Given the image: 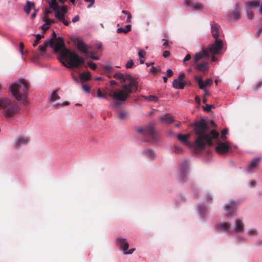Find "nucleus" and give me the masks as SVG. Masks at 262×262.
Masks as SVG:
<instances>
[{
  "label": "nucleus",
  "instance_id": "e2e57ef3",
  "mask_svg": "<svg viewBox=\"0 0 262 262\" xmlns=\"http://www.w3.org/2000/svg\"><path fill=\"white\" fill-rule=\"evenodd\" d=\"M262 32V27L259 28L255 33V35L259 36L260 33Z\"/></svg>",
  "mask_w": 262,
  "mask_h": 262
},
{
  "label": "nucleus",
  "instance_id": "a19ab883",
  "mask_svg": "<svg viewBox=\"0 0 262 262\" xmlns=\"http://www.w3.org/2000/svg\"><path fill=\"white\" fill-rule=\"evenodd\" d=\"M228 132V130L227 128H224L221 132V138L223 140H225L226 139L225 135L227 134Z\"/></svg>",
  "mask_w": 262,
  "mask_h": 262
},
{
  "label": "nucleus",
  "instance_id": "393cba45",
  "mask_svg": "<svg viewBox=\"0 0 262 262\" xmlns=\"http://www.w3.org/2000/svg\"><path fill=\"white\" fill-rule=\"evenodd\" d=\"M132 26L130 25H127L125 26V28H119L117 29V32L118 33H124L125 34L127 33L131 30Z\"/></svg>",
  "mask_w": 262,
  "mask_h": 262
},
{
  "label": "nucleus",
  "instance_id": "de8ad7c7",
  "mask_svg": "<svg viewBox=\"0 0 262 262\" xmlns=\"http://www.w3.org/2000/svg\"><path fill=\"white\" fill-rule=\"evenodd\" d=\"M213 107L212 105H209L208 104H206L205 106L204 107V109L206 112H210L211 111V108Z\"/></svg>",
  "mask_w": 262,
  "mask_h": 262
},
{
  "label": "nucleus",
  "instance_id": "13d9d810",
  "mask_svg": "<svg viewBox=\"0 0 262 262\" xmlns=\"http://www.w3.org/2000/svg\"><path fill=\"white\" fill-rule=\"evenodd\" d=\"M144 52L142 50H140L139 51L138 55L140 57V58H144Z\"/></svg>",
  "mask_w": 262,
  "mask_h": 262
},
{
  "label": "nucleus",
  "instance_id": "774afa93",
  "mask_svg": "<svg viewBox=\"0 0 262 262\" xmlns=\"http://www.w3.org/2000/svg\"><path fill=\"white\" fill-rule=\"evenodd\" d=\"M61 22H62L66 26H68L69 25V24H70L69 22H68V21L64 19H63V21H61Z\"/></svg>",
  "mask_w": 262,
  "mask_h": 262
},
{
  "label": "nucleus",
  "instance_id": "864d4df0",
  "mask_svg": "<svg viewBox=\"0 0 262 262\" xmlns=\"http://www.w3.org/2000/svg\"><path fill=\"white\" fill-rule=\"evenodd\" d=\"M170 55V52L168 51H165L163 53V56L165 58L169 57Z\"/></svg>",
  "mask_w": 262,
  "mask_h": 262
},
{
  "label": "nucleus",
  "instance_id": "5701e85b",
  "mask_svg": "<svg viewBox=\"0 0 262 262\" xmlns=\"http://www.w3.org/2000/svg\"><path fill=\"white\" fill-rule=\"evenodd\" d=\"M188 164L185 162L183 165H181V178L186 177L188 174Z\"/></svg>",
  "mask_w": 262,
  "mask_h": 262
},
{
  "label": "nucleus",
  "instance_id": "9d476101",
  "mask_svg": "<svg viewBox=\"0 0 262 262\" xmlns=\"http://www.w3.org/2000/svg\"><path fill=\"white\" fill-rule=\"evenodd\" d=\"M195 80L197 82L199 88L201 90H204L206 87L209 86L212 84V80L211 78H208L205 81H203L201 76H195Z\"/></svg>",
  "mask_w": 262,
  "mask_h": 262
},
{
  "label": "nucleus",
  "instance_id": "0eeeda50",
  "mask_svg": "<svg viewBox=\"0 0 262 262\" xmlns=\"http://www.w3.org/2000/svg\"><path fill=\"white\" fill-rule=\"evenodd\" d=\"M137 131L138 133L148 137L149 141L156 142L159 140V136L155 131L152 125H149L145 128H139Z\"/></svg>",
  "mask_w": 262,
  "mask_h": 262
},
{
  "label": "nucleus",
  "instance_id": "f704fd0d",
  "mask_svg": "<svg viewBox=\"0 0 262 262\" xmlns=\"http://www.w3.org/2000/svg\"><path fill=\"white\" fill-rule=\"evenodd\" d=\"M237 7H238V6H237ZM232 15L234 19H238L240 18L241 15L238 8H237L233 12Z\"/></svg>",
  "mask_w": 262,
  "mask_h": 262
},
{
  "label": "nucleus",
  "instance_id": "58836bf2",
  "mask_svg": "<svg viewBox=\"0 0 262 262\" xmlns=\"http://www.w3.org/2000/svg\"><path fill=\"white\" fill-rule=\"evenodd\" d=\"M87 56L88 57L91 58L92 59L98 60L99 59V58L98 56H96L94 55V53L93 52H90V53H88L87 55Z\"/></svg>",
  "mask_w": 262,
  "mask_h": 262
},
{
  "label": "nucleus",
  "instance_id": "a211bd4d",
  "mask_svg": "<svg viewBox=\"0 0 262 262\" xmlns=\"http://www.w3.org/2000/svg\"><path fill=\"white\" fill-rule=\"evenodd\" d=\"M49 100L52 102L55 105H60V103L57 101L60 99V97L57 94L56 91H53L49 98Z\"/></svg>",
  "mask_w": 262,
  "mask_h": 262
},
{
  "label": "nucleus",
  "instance_id": "39448f33",
  "mask_svg": "<svg viewBox=\"0 0 262 262\" xmlns=\"http://www.w3.org/2000/svg\"><path fill=\"white\" fill-rule=\"evenodd\" d=\"M0 109L3 110V115L7 118L13 117L18 112V107L10 99L6 97L0 98Z\"/></svg>",
  "mask_w": 262,
  "mask_h": 262
},
{
  "label": "nucleus",
  "instance_id": "c03bdc74",
  "mask_svg": "<svg viewBox=\"0 0 262 262\" xmlns=\"http://www.w3.org/2000/svg\"><path fill=\"white\" fill-rule=\"evenodd\" d=\"M191 56L190 54H188L183 60V63L184 64H186V61L190 60Z\"/></svg>",
  "mask_w": 262,
  "mask_h": 262
},
{
  "label": "nucleus",
  "instance_id": "e433bc0d",
  "mask_svg": "<svg viewBox=\"0 0 262 262\" xmlns=\"http://www.w3.org/2000/svg\"><path fill=\"white\" fill-rule=\"evenodd\" d=\"M247 15L249 19H252L253 18V13L251 8L247 9Z\"/></svg>",
  "mask_w": 262,
  "mask_h": 262
},
{
  "label": "nucleus",
  "instance_id": "a878e982",
  "mask_svg": "<svg viewBox=\"0 0 262 262\" xmlns=\"http://www.w3.org/2000/svg\"><path fill=\"white\" fill-rule=\"evenodd\" d=\"M247 5L250 7L249 8H258L260 6V3L258 1H252L249 2L247 4Z\"/></svg>",
  "mask_w": 262,
  "mask_h": 262
},
{
  "label": "nucleus",
  "instance_id": "473e14b6",
  "mask_svg": "<svg viewBox=\"0 0 262 262\" xmlns=\"http://www.w3.org/2000/svg\"><path fill=\"white\" fill-rule=\"evenodd\" d=\"M145 154L146 155L147 157L151 158H154L155 156V152L150 149H147L145 151Z\"/></svg>",
  "mask_w": 262,
  "mask_h": 262
},
{
  "label": "nucleus",
  "instance_id": "423d86ee",
  "mask_svg": "<svg viewBox=\"0 0 262 262\" xmlns=\"http://www.w3.org/2000/svg\"><path fill=\"white\" fill-rule=\"evenodd\" d=\"M222 50L221 43L220 41L216 40L206 49H204L201 52L197 53L194 57V64H196L199 60L205 57H208L210 55L219 54Z\"/></svg>",
  "mask_w": 262,
  "mask_h": 262
},
{
  "label": "nucleus",
  "instance_id": "5fc2aeb1",
  "mask_svg": "<svg viewBox=\"0 0 262 262\" xmlns=\"http://www.w3.org/2000/svg\"><path fill=\"white\" fill-rule=\"evenodd\" d=\"M24 48V43L22 42H20L19 43V50H20V51L22 55L23 54Z\"/></svg>",
  "mask_w": 262,
  "mask_h": 262
},
{
  "label": "nucleus",
  "instance_id": "dca6fc26",
  "mask_svg": "<svg viewBox=\"0 0 262 262\" xmlns=\"http://www.w3.org/2000/svg\"><path fill=\"white\" fill-rule=\"evenodd\" d=\"M194 64L195 69L200 72H205L207 71L209 68L207 61H204L200 63H196V64Z\"/></svg>",
  "mask_w": 262,
  "mask_h": 262
},
{
  "label": "nucleus",
  "instance_id": "09e8293b",
  "mask_svg": "<svg viewBox=\"0 0 262 262\" xmlns=\"http://www.w3.org/2000/svg\"><path fill=\"white\" fill-rule=\"evenodd\" d=\"M85 2H90V4L87 6L88 8H90L92 7V6L94 4L95 1L94 0H84Z\"/></svg>",
  "mask_w": 262,
  "mask_h": 262
},
{
  "label": "nucleus",
  "instance_id": "0e129e2a",
  "mask_svg": "<svg viewBox=\"0 0 262 262\" xmlns=\"http://www.w3.org/2000/svg\"><path fill=\"white\" fill-rule=\"evenodd\" d=\"M158 71H160L159 70H157V69L154 67H151L150 69V72L151 73H155L157 72Z\"/></svg>",
  "mask_w": 262,
  "mask_h": 262
},
{
  "label": "nucleus",
  "instance_id": "7ed1b4c3",
  "mask_svg": "<svg viewBox=\"0 0 262 262\" xmlns=\"http://www.w3.org/2000/svg\"><path fill=\"white\" fill-rule=\"evenodd\" d=\"M113 77L120 80L122 83L121 90H117L113 92L110 91L107 95L114 99L125 101L133 93H136L138 90V82L130 75L126 74L125 75L121 73H116L113 75Z\"/></svg>",
  "mask_w": 262,
  "mask_h": 262
},
{
  "label": "nucleus",
  "instance_id": "6ab92c4d",
  "mask_svg": "<svg viewBox=\"0 0 262 262\" xmlns=\"http://www.w3.org/2000/svg\"><path fill=\"white\" fill-rule=\"evenodd\" d=\"M260 160V159L259 158H256L254 159L252 162L249 164L248 168L247 170L248 171H251L253 168L256 167V166L258 165L259 161Z\"/></svg>",
  "mask_w": 262,
  "mask_h": 262
},
{
  "label": "nucleus",
  "instance_id": "680f3d73",
  "mask_svg": "<svg viewBox=\"0 0 262 262\" xmlns=\"http://www.w3.org/2000/svg\"><path fill=\"white\" fill-rule=\"evenodd\" d=\"M174 151L175 152V153H176L177 154H179L180 153V149L179 147V146H176L174 147Z\"/></svg>",
  "mask_w": 262,
  "mask_h": 262
},
{
  "label": "nucleus",
  "instance_id": "cd10ccee",
  "mask_svg": "<svg viewBox=\"0 0 262 262\" xmlns=\"http://www.w3.org/2000/svg\"><path fill=\"white\" fill-rule=\"evenodd\" d=\"M219 228L223 231H227L230 229V225L228 223H222L220 224Z\"/></svg>",
  "mask_w": 262,
  "mask_h": 262
},
{
  "label": "nucleus",
  "instance_id": "69168bd1",
  "mask_svg": "<svg viewBox=\"0 0 262 262\" xmlns=\"http://www.w3.org/2000/svg\"><path fill=\"white\" fill-rule=\"evenodd\" d=\"M51 13V11L49 10H46L45 12H44V14H45V17L44 18H46V17H48V15L49 14Z\"/></svg>",
  "mask_w": 262,
  "mask_h": 262
},
{
  "label": "nucleus",
  "instance_id": "3c124183",
  "mask_svg": "<svg viewBox=\"0 0 262 262\" xmlns=\"http://www.w3.org/2000/svg\"><path fill=\"white\" fill-rule=\"evenodd\" d=\"M249 183L251 187H254L256 186V182L255 180H252L249 181Z\"/></svg>",
  "mask_w": 262,
  "mask_h": 262
},
{
  "label": "nucleus",
  "instance_id": "412c9836",
  "mask_svg": "<svg viewBox=\"0 0 262 262\" xmlns=\"http://www.w3.org/2000/svg\"><path fill=\"white\" fill-rule=\"evenodd\" d=\"M35 4L34 2H31L29 1H27L26 6L24 7V9L25 12L29 14L30 13L31 9H34Z\"/></svg>",
  "mask_w": 262,
  "mask_h": 262
},
{
  "label": "nucleus",
  "instance_id": "f257e3e1",
  "mask_svg": "<svg viewBox=\"0 0 262 262\" xmlns=\"http://www.w3.org/2000/svg\"><path fill=\"white\" fill-rule=\"evenodd\" d=\"M194 132L195 139L193 143H187L188 136L181 135V142H185L186 144L192 148L196 152L203 150L206 145H213L212 140L217 139L219 134L214 130H209V126L206 120L201 118L194 123Z\"/></svg>",
  "mask_w": 262,
  "mask_h": 262
},
{
  "label": "nucleus",
  "instance_id": "603ef678",
  "mask_svg": "<svg viewBox=\"0 0 262 262\" xmlns=\"http://www.w3.org/2000/svg\"><path fill=\"white\" fill-rule=\"evenodd\" d=\"M82 89L86 92L88 93L90 92V87L88 85L83 84L82 85Z\"/></svg>",
  "mask_w": 262,
  "mask_h": 262
},
{
  "label": "nucleus",
  "instance_id": "6e6d98bb",
  "mask_svg": "<svg viewBox=\"0 0 262 262\" xmlns=\"http://www.w3.org/2000/svg\"><path fill=\"white\" fill-rule=\"evenodd\" d=\"M45 19H49V21H48V23L50 24V25L51 24H54L55 23L56 21L54 19H51V18H49V17H46V18H44Z\"/></svg>",
  "mask_w": 262,
  "mask_h": 262
},
{
  "label": "nucleus",
  "instance_id": "bb28decb",
  "mask_svg": "<svg viewBox=\"0 0 262 262\" xmlns=\"http://www.w3.org/2000/svg\"><path fill=\"white\" fill-rule=\"evenodd\" d=\"M172 85L176 89H180V74L178 78L173 81Z\"/></svg>",
  "mask_w": 262,
  "mask_h": 262
},
{
  "label": "nucleus",
  "instance_id": "052dcab7",
  "mask_svg": "<svg viewBox=\"0 0 262 262\" xmlns=\"http://www.w3.org/2000/svg\"><path fill=\"white\" fill-rule=\"evenodd\" d=\"M79 20V16L77 15L75 16L73 19H72V22L73 23H76Z\"/></svg>",
  "mask_w": 262,
  "mask_h": 262
},
{
  "label": "nucleus",
  "instance_id": "72a5a7b5",
  "mask_svg": "<svg viewBox=\"0 0 262 262\" xmlns=\"http://www.w3.org/2000/svg\"><path fill=\"white\" fill-rule=\"evenodd\" d=\"M122 13L124 14H125L127 15V18L126 20V22L127 23H129L131 22V19H132V15L130 13L127 11L126 10H123L122 11Z\"/></svg>",
  "mask_w": 262,
  "mask_h": 262
},
{
  "label": "nucleus",
  "instance_id": "7c9ffc66",
  "mask_svg": "<svg viewBox=\"0 0 262 262\" xmlns=\"http://www.w3.org/2000/svg\"><path fill=\"white\" fill-rule=\"evenodd\" d=\"M35 36L36 39H35V40L34 41V42L32 44V46L34 47H36L39 43L40 40L42 38L44 37L43 35H41L39 34H36V35H35Z\"/></svg>",
  "mask_w": 262,
  "mask_h": 262
},
{
  "label": "nucleus",
  "instance_id": "c756f323",
  "mask_svg": "<svg viewBox=\"0 0 262 262\" xmlns=\"http://www.w3.org/2000/svg\"><path fill=\"white\" fill-rule=\"evenodd\" d=\"M142 97L145 99L148 100L149 101H153V102H157L158 100V98L157 97L154 96V95H149L148 96H142Z\"/></svg>",
  "mask_w": 262,
  "mask_h": 262
},
{
  "label": "nucleus",
  "instance_id": "f3484780",
  "mask_svg": "<svg viewBox=\"0 0 262 262\" xmlns=\"http://www.w3.org/2000/svg\"><path fill=\"white\" fill-rule=\"evenodd\" d=\"M160 120L166 124H170L174 121V119L169 114L161 116L159 118Z\"/></svg>",
  "mask_w": 262,
  "mask_h": 262
},
{
  "label": "nucleus",
  "instance_id": "20e7f679",
  "mask_svg": "<svg viewBox=\"0 0 262 262\" xmlns=\"http://www.w3.org/2000/svg\"><path fill=\"white\" fill-rule=\"evenodd\" d=\"M28 89V84L24 79H19L10 86L13 96L17 100L21 101L24 104H26L27 102Z\"/></svg>",
  "mask_w": 262,
  "mask_h": 262
},
{
  "label": "nucleus",
  "instance_id": "4be33fe9",
  "mask_svg": "<svg viewBox=\"0 0 262 262\" xmlns=\"http://www.w3.org/2000/svg\"><path fill=\"white\" fill-rule=\"evenodd\" d=\"M80 79L81 81H86L90 80L91 78V76L90 72H83L80 74Z\"/></svg>",
  "mask_w": 262,
  "mask_h": 262
},
{
  "label": "nucleus",
  "instance_id": "8fccbe9b",
  "mask_svg": "<svg viewBox=\"0 0 262 262\" xmlns=\"http://www.w3.org/2000/svg\"><path fill=\"white\" fill-rule=\"evenodd\" d=\"M257 233V231L255 229H252L249 230V234L250 235H256Z\"/></svg>",
  "mask_w": 262,
  "mask_h": 262
},
{
  "label": "nucleus",
  "instance_id": "f03ea898",
  "mask_svg": "<svg viewBox=\"0 0 262 262\" xmlns=\"http://www.w3.org/2000/svg\"><path fill=\"white\" fill-rule=\"evenodd\" d=\"M52 36L53 38L48 41L49 44L52 48L54 49L55 53L60 52L61 58L67 60L68 66L63 62H62L63 65L69 68H78L80 66L84 64L85 61L83 57L66 48L63 39L61 37L56 38V35L54 31L52 32Z\"/></svg>",
  "mask_w": 262,
  "mask_h": 262
},
{
  "label": "nucleus",
  "instance_id": "49530a36",
  "mask_svg": "<svg viewBox=\"0 0 262 262\" xmlns=\"http://www.w3.org/2000/svg\"><path fill=\"white\" fill-rule=\"evenodd\" d=\"M134 62L132 60H129L126 64V68L127 69L131 68L134 65Z\"/></svg>",
  "mask_w": 262,
  "mask_h": 262
},
{
  "label": "nucleus",
  "instance_id": "6e6552de",
  "mask_svg": "<svg viewBox=\"0 0 262 262\" xmlns=\"http://www.w3.org/2000/svg\"><path fill=\"white\" fill-rule=\"evenodd\" d=\"M211 29L212 35L213 37V38L215 39V41H216V40L220 41L222 49L223 46V41L221 39L218 38V37L221 35L220 26L216 23H212L211 24Z\"/></svg>",
  "mask_w": 262,
  "mask_h": 262
},
{
  "label": "nucleus",
  "instance_id": "c85d7f7f",
  "mask_svg": "<svg viewBox=\"0 0 262 262\" xmlns=\"http://www.w3.org/2000/svg\"><path fill=\"white\" fill-rule=\"evenodd\" d=\"M55 16L60 21H63L64 19L65 14L63 13H61L59 10L55 11Z\"/></svg>",
  "mask_w": 262,
  "mask_h": 262
},
{
  "label": "nucleus",
  "instance_id": "2f4dec72",
  "mask_svg": "<svg viewBox=\"0 0 262 262\" xmlns=\"http://www.w3.org/2000/svg\"><path fill=\"white\" fill-rule=\"evenodd\" d=\"M42 20L45 22V24L41 27V29L45 31L48 30L50 27V24L48 23L49 20V19H45L44 18H43Z\"/></svg>",
  "mask_w": 262,
  "mask_h": 262
},
{
  "label": "nucleus",
  "instance_id": "ea45409f",
  "mask_svg": "<svg viewBox=\"0 0 262 262\" xmlns=\"http://www.w3.org/2000/svg\"><path fill=\"white\" fill-rule=\"evenodd\" d=\"M127 116V113L124 111H121L119 113L118 117L121 120H124Z\"/></svg>",
  "mask_w": 262,
  "mask_h": 262
},
{
  "label": "nucleus",
  "instance_id": "4d7b16f0",
  "mask_svg": "<svg viewBox=\"0 0 262 262\" xmlns=\"http://www.w3.org/2000/svg\"><path fill=\"white\" fill-rule=\"evenodd\" d=\"M167 76L169 77L172 76L173 75V72L172 71V70L170 69H168L167 70Z\"/></svg>",
  "mask_w": 262,
  "mask_h": 262
},
{
  "label": "nucleus",
  "instance_id": "1a4fd4ad",
  "mask_svg": "<svg viewBox=\"0 0 262 262\" xmlns=\"http://www.w3.org/2000/svg\"><path fill=\"white\" fill-rule=\"evenodd\" d=\"M117 242L118 245L122 248V249L124 251V254H130L134 252L135 249L132 248L128 250V244L127 242L126 239L123 238H118L117 239Z\"/></svg>",
  "mask_w": 262,
  "mask_h": 262
},
{
  "label": "nucleus",
  "instance_id": "37998d69",
  "mask_svg": "<svg viewBox=\"0 0 262 262\" xmlns=\"http://www.w3.org/2000/svg\"><path fill=\"white\" fill-rule=\"evenodd\" d=\"M59 12L61 13H63V14H66L68 12V7L66 6L60 7V8L59 9Z\"/></svg>",
  "mask_w": 262,
  "mask_h": 262
},
{
  "label": "nucleus",
  "instance_id": "a18cd8bd",
  "mask_svg": "<svg viewBox=\"0 0 262 262\" xmlns=\"http://www.w3.org/2000/svg\"><path fill=\"white\" fill-rule=\"evenodd\" d=\"M167 135L169 137H175V133L173 129H169L167 132Z\"/></svg>",
  "mask_w": 262,
  "mask_h": 262
},
{
  "label": "nucleus",
  "instance_id": "c9c22d12",
  "mask_svg": "<svg viewBox=\"0 0 262 262\" xmlns=\"http://www.w3.org/2000/svg\"><path fill=\"white\" fill-rule=\"evenodd\" d=\"M49 43L48 40H46L45 41L44 43L42 45H40L38 47V50L42 52H45L46 48L47 47V45Z\"/></svg>",
  "mask_w": 262,
  "mask_h": 262
},
{
  "label": "nucleus",
  "instance_id": "79ce46f5",
  "mask_svg": "<svg viewBox=\"0 0 262 262\" xmlns=\"http://www.w3.org/2000/svg\"><path fill=\"white\" fill-rule=\"evenodd\" d=\"M88 64L89 66V67L93 70H96L97 67V64L93 62H88Z\"/></svg>",
  "mask_w": 262,
  "mask_h": 262
},
{
  "label": "nucleus",
  "instance_id": "f8f14e48",
  "mask_svg": "<svg viewBox=\"0 0 262 262\" xmlns=\"http://www.w3.org/2000/svg\"><path fill=\"white\" fill-rule=\"evenodd\" d=\"M237 208L236 203L233 200L225 204L224 209L227 215H231Z\"/></svg>",
  "mask_w": 262,
  "mask_h": 262
},
{
  "label": "nucleus",
  "instance_id": "338daca9",
  "mask_svg": "<svg viewBox=\"0 0 262 262\" xmlns=\"http://www.w3.org/2000/svg\"><path fill=\"white\" fill-rule=\"evenodd\" d=\"M204 91V97L206 96H208L209 95V93L208 91H207L205 89H204V90H203Z\"/></svg>",
  "mask_w": 262,
  "mask_h": 262
},
{
  "label": "nucleus",
  "instance_id": "4c0bfd02",
  "mask_svg": "<svg viewBox=\"0 0 262 262\" xmlns=\"http://www.w3.org/2000/svg\"><path fill=\"white\" fill-rule=\"evenodd\" d=\"M97 97H99V98H104V99H107V95L106 94H103L100 89H98V91H97Z\"/></svg>",
  "mask_w": 262,
  "mask_h": 262
},
{
  "label": "nucleus",
  "instance_id": "aec40b11",
  "mask_svg": "<svg viewBox=\"0 0 262 262\" xmlns=\"http://www.w3.org/2000/svg\"><path fill=\"white\" fill-rule=\"evenodd\" d=\"M235 227V230L238 232H241L244 231V225L241 220L237 219L236 220Z\"/></svg>",
  "mask_w": 262,
  "mask_h": 262
},
{
  "label": "nucleus",
  "instance_id": "b1692460",
  "mask_svg": "<svg viewBox=\"0 0 262 262\" xmlns=\"http://www.w3.org/2000/svg\"><path fill=\"white\" fill-rule=\"evenodd\" d=\"M50 8L53 9L55 11L59 10L60 7L57 5L56 0H50L49 2Z\"/></svg>",
  "mask_w": 262,
  "mask_h": 262
},
{
  "label": "nucleus",
  "instance_id": "9b49d317",
  "mask_svg": "<svg viewBox=\"0 0 262 262\" xmlns=\"http://www.w3.org/2000/svg\"><path fill=\"white\" fill-rule=\"evenodd\" d=\"M230 146L227 142H220L215 147L216 151L219 154H226L228 153Z\"/></svg>",
  "mask_w": 262,
  "mask_h": 262
},
{
  "label": "nucleus",
  "instance_id": "4468645a",
  "mask_svg": "<svg viewBox=\"0 0 262 262\" xmlns=\"http://www.w3.org/2000/svg\"><path fill=\"white\" fill-rule=\"evenodd\" d=\"M77 47L81 52L88 55L90 53V46L86 45L82 40L77 38Z\"/></svg>",
  "mask_w": 262,
  "mask_h": 262
},
{
  "label": "nucleus",
  "instance_id": "2eb2a0df",
  "mask_svg": "<svg viewBox=\"0 0 262 262\" xmlns=\"http://www.w3.org/2000/svg\"><path fill=\"white\" fill-rule=\"evenodd\" d=\"M29 142V139L26 137H20L17 138L14 142L16 148L18 149L20 146L26 145Z\"/></svg>",
  "mask_w": 262,
  "mask_h": 262
},
{
  "label": "nucleus",
  "instance_id": "bf43d9fd",
  "mask_svg": "<svg viewBox=\"0 0 262 262\" xmlns=\"http://www.w3.org/2000/svg\"><path fill=\"white\" fill-rule=\"evenodd\" d=\"M262 86V81H259L256 85L255 90H257Z\"/></svg>",
  "mask_w": 262,
  "mask_h": 262
},
{
  "label": "nucleus",
  "instance_id": "ddd939ff",
  "mask_svg": "<svg viewBox=\"0 0 262 262\" xmlns=\"http://www.w3.org/2000/svg\"><path fill=\"white\" fill-rule=\"evenodd\" d=\"M185 5L191 7L194 10H201L203 9L204 6L202 3L194 2L192 0H184Z\"/></svg>",
  "mask_w": 262,
  "mask_h": 262
}]
</instances>
